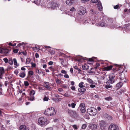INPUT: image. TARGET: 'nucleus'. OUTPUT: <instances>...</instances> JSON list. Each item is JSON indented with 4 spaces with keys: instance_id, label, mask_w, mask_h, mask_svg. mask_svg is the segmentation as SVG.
Listing matches in <instances>:
<instances>
[{
    "instance_id": "f257e3e1",
    "label": "nucleus",
    "mask_w": 130,
    "mask_h": 130,
    "mask_svg": "<svg viewBox=\"0 0 130 130\" xmlns=\"http://www.w3.org/2000/svg\"><path fill=\"white\" fill-rule=\"evenodd\" d=\"M55 109L54 108L51 107L45 110L44 113L46 115H47L48 116H51L54 115L55 114L56 112H55Z\"/></svg>"
},
{
    "instance_id": "f03ea898",
    "label": "nucleus",
    "mask_w": 130,
    "mask_h": 130,
    "mask_svg": "<svg viewBox=\"0 0 130 130\" xmlns=\"http://www.w3.org/2000/svg\"><path fill=\"white\" fill-rule=\"evenodd\" d=\"M38 123L39 125L41 126H43L46 125L48 123V122L45 117H40L38 120Z\"/></svg>"
},
{
    "instance_id": "7ed1b4c3",
    "label": "nucleus",
    "mask_w": 130,
    "mask_h": 130,
    "mask_svg": "<svg viewBox=\"0 0 130 130\" xmlns=\"http://www.w3.org/2000/svg\"><path fill=\"white\" fill-rule=\"evenodd\" d=\"M87 112L91 116H94L97 113V110L96 109L93 107H90L87 109Z\"/></svg>"
},
{
    "instance_id": "20e7f679",
    "label": "nucleus",
    "mask_w": 130,
    "mask_h": 130,
    "mask_svg": "<svg viewBox=\"0 0 130 130\" xmlns=\"http://www.w3.org/2000/svg\"><path fill=\"white\" fill-rule=\"evenodd\" d=\"M59 6L58 4L56 3L52 2L48 3L47 7L48 8H51L53 9L56 8Z\"/></svg>"
},
{
    "instance_id": "39448f33",
    "label": "nucleus",
    "mask_w": 130,
    "mask_h": 130,
    "mask_svg": "<svg viewBox=\"0 0 130 130\" xmlns=\"http://www.w3.org/2000/svg\"><path fill=\"white\" fill-rule=\"evenodd\" d=\"M78 14L80 15H84L86 12V9L82 6L78 8Z\"/></svg>"
},
{
    "instance_id": "423d86ee",
    "label": "nucleus",
    "mask_w": 130,
    "mask_h": 130,
    "mask_svg": "<svg viewBox=\"0 0 130 130\" xmlns=\"http://www.w3.org/2000/svg\"><path fill=\"white\" fill-rule=\"evenodd\" d=\"M81 112L82 113L85 112L86 109L85 104L84 103H82L80 104L78 107Z\"/></svg>"
},
{
    "instance_id": "0eeeda50",
    "label": "nucleus",
    "mask_w": 130,
    "mask_h": 130,
    "mask_svg": "<svg viewBox=\"0 0 130 130\" xmlns=\"http://www.w3.org/2000/svg\"><path fill=\"white\" fill-rule=\"evenodd\" d=\"M99 124L100 126L101 129L102 130L104 129L105 128L106 125L105 121L103 120L99 121Z\"/></svg>"
},
{
    "instance_id": "6e6552de",
    "label": "nucleus",
    "mask_w": 130,
    "mask_h": 130,
    "mask_svg": "<svg viewBox=\"0 0 130 130\" xmlns=\"http://www.w3.org/2000/svg\"><path fill=\"white\" fill-rule=\"evenodd\" d=\"M67 112L68 114L72 117H75L77 116V114L75 111L68 109L67 110Z\"/></svg>"
},
{
    "instance_id": "1a4fd4ad",
    "label": "nucleus",
    "mask_w": 130,
    "mask_h": 130,
    "mask_svg": "<svg viewBox=\"0 0 130 130\" xmlns=\"http://www.w3.org/2000/svg\"><path fill=\"white\" fill-rule=\"evenodd\" d=\"M108 130H118V127L115 124H111L109 126Z\"/></svg>"
},
{
    "instance_id": "9d476101",
    "label": "nucleus",
    "mask_w": 130,
    "mask_h": 130,
    "mask_svg": "<svg viewBox=\"0 0 130 130\" xmlns=\"http://www.w3.org/2000/svg\"><path fill=\"white\" fill-rule=\"evenodd\" d=\"M32 1L35 4H36L37 5L39 4V5H43L45 3L44 0H37L36 1Z\"/></svg>"
},
{
    "instance_id": "9b49d317",
    "label": "nucleus",
    "mask_w": 130,
    "mask_h": 130,
    "mask_svg": "<svg viewBox=\"0 0 130 130\" xmlns=\"http://www.w3.org/2000/svg\"><path fill=\"white\" fill-rule=\"evenodd\" d=\"M9 50L6 48H3L0 47V53L6 54L9 53Z\"/></svg>"
},
{
    "instance_id": "f8f14e48",
    "label": "nucleus",
    "mask_w": 130,
    "mask_h": 130,
    "mask_svg": "<svg viewBox=\"0 0 130 130\" xmlns=\"http://www.w3.org/2000/svg\"><path fill=\"white\" fill-rule=\"evenodd\" d=\"M106 22L107 24V26L113 27L115 26V24L112 23L111 19L107 20Z\"/></svg>"
},
{
    "instance_id": "ddd939ff",
    "label": "nucleus",
    "mask_w": 130,
    "mask_h": 130,
    "mask_svg": "<svg viewBox=\"0 0 130 130\" xmlns=\"http://www.w3.org/2000/svg\"><path fill=\"white\" fill-rule=\"evenodd\" d=\"M96 25L97 26L102 27L103 26H107V24L104 23L103 21L99 22L98 24H96Z\"/></svg>"
},
{
    "instance_id": "4468645a",
    "label": "nucleus",
    "mask_w": 130,
    "mask_h": 130,
    "mask_svg": "<svg viewBox=\"0 0 130 130\" xmlns=\"http://www.w3.org/2000/svg\"><path fill=\"white\" fill-rule=\"evenodd\" d=\"M97 126L96 124H90L89 126V128L91 129L92 130H95L97 128Z\"/></svg>"
},
{
    "instance_id": "2eb2a0df",
    "label": "nucleus",
    "mask_w": 130,
    "mask_h": 130,
    "mask_svg": "<svg viewBox=\"0 0 130 130\" xmlns=\"http://www.w3.org/2000/svg\"><path fill=\"white\" fill-rule=\"evenodd\" d=\"M5 73V70L3 67L0 68V79L3 78V74Z\"/></svg>"
},
{
    "instance_id": "dca6fc26",
    "label": "nucleus",
    "mask_w": 130,
    "mask_h": 130,
    "mask_svg": "<svg viewBox=\"0 0 130 130\" xmlns=\"http://www.w3.org/2000/svg\"><path fill=\"white\" fill-rule=\"evenodd\" d=\"M98 12L93 9H91L89 11V14L91 16H94L96 14H97Z\"/></svg>"
},
{
    "instance_id": "f3484780",
    "label": "nucleus",
    "mask_w": 130,
    "mask_h": 130,
    "mask_svg": "<svg viewBox=\"0 0 130 130\" xmlns=\"http://www.w3.org/2000/svg\"><path fill=\"white\" fill-rule=\"evenodd\" d=\"M115 81V79H109L106 82V84L107 85H110L114 83Z\"/></svg>"
},
{
    "instance_id": "a211bd4d",
    "label": "nucleus",
    "mask_w": 130,
    "mask_h": 130,
    "mask_svg": "<svg viewBox=\"0 0 130 130\" xmlns=\"http://www.w3.org/2000/svg\"><path fill=\"white\" fill-rule=\"evenodd\" d=\"M19 130H29V129L25 125H22L20 126Z\"/></svg>"
},
{
    "instance_id": "6ab92c4d",
    "label": "nucleus",
    "mask_w": 130,
    "mask_h": 130,
    "mask_svg": "<svg viewBox=\"0 0 130 130\" xmlns=\"http://www.w3.org/2000/svg\"><path fill=\"white\" fill-rule=\"evenodd\" d=\"M98 9L100 11L102 10V6L101 2L100 1L98 2Z\"/></svg>"
},
{
    "instance_id": "aec40b11",
    "label": "nucleus",
    "mask_w": 130,
    "mask_h": 130,
    "mask_svg": "<svg viewBox=\"0 0 130 130\" xmlns=\"http://www.w3.org/2000/svg\"><path fill=\"white\" fill-rule=\"evenodd\" d=\"M74 0H68L66 2V3L68 5H71L74 3Z\"/></svg>"
},
{
    "instance_id": "412c9836",
    "label": "nucleus",
    "mask_w": 130,
    "mask_h": 130,
    "mask_svg": "<svg viewBox=\"0 0 130 130\" xmlns=\"http://www.w3.org/2000/svg\"><path fill=\"white\" fill-rule=\"evenodd\" d=\"M105 116L106 119L109 121H111L112 119V118L111 116H110L108 114H106Z\"/></svg>"
},
{
    "instance_id": "4be33fe9",
    "label": "nucleus",
    "mask_w": 130,
    "mask_h": 130,
    "mask_svg": "<svg viewBox=\"0 0 130 130\" xmlns=\"http://www.w3.org/2000/svg\"><path fill=\"white\" fill-rule=\"evenodd\" d=\"M121 69V66L119 65H117L115 69H113L114 71H116L120 70Z\"/></svg>"
},
{
    "instance_id": "5701e85b",
    "label": "nucleus",
    "mask_w": 130,
    "mask_h": 130,
    "mask_svg": "<svg viewBox=\"0 0 130 130\" xmlns=\"http://www.w3.org/2000/svg\"><path fill=\"white\" fill-rule=\"evenodd\" d=\"M112 67V65H110L104 68V69L106 71H109L111 70Z\"/></svg>"
},
{
    "instance_id": "b1692460",
    "label": "nucleus",
    "mask_w": 130,
    "mask_h": 130,
    "mask_svg": "<svg viewBox=\"0 0 130 130\" xmlns=\"http://www.w3.org/2000/svg\"><path fill=\"white\" fill-rule=\"evenodd\" d=\"M26 75V74L25 72H21L19 74L20 76L22 78L24 77Z\"/></svg>"
},
{
    "instance_id": "393cba45",
    "label": "nucleus",
    "mask_w": 130,
    "mask_h": 130,
    "mask_svg": "<svg viewBox=\"0 0 130 130\" xmlns=\"http://www.w3.org/2000/svg\"><path fill=\"white\" fill-rule=\"evenodd\" d=\"M78 90L79 92H83L82 94L84 93V92H85L86 90L85 88H79L78 89Z\"/></svg>"
},
{
    "instance_id": "a878e982",
    "label": "nucleus",
    "mask_w": 130,
    "mask_h": 130,
    "mask_svg": "<svg viewBox=\"0 0 130 130\" xmlns=\"http://www.w3.org/2000/svg\"><path fill=\"white\" fill-rule=\"evenodd\" d=\"M115 76L114 74L112 73L110 74L109 77V78L110 79H115L114 78Z\"/></svg>"
},
{
    "instance_id": "bb28decb",
    "label": "nucleus",
    "mask_w": 130,
    "mask_h": 130,
    "mask_svg": "<svg viewBox=\"0 0 130 130\" xmlns=\"http://www.w3.org/2000/svg\"><path fill=\"white\" fill-rule=\"evenodd\" d=\"M122 83L121 82L117 84L116 86L118 88H118H120L122 86Z\"/></svg>"
},
{
    "instance_id": "cd10ccee",
    "label": "nucleus",
    "mask_w": 130,
    "mask_h": 130,
    "mask_svg": "<svg viewBox=\"0 0 130 130\" xmlns=\"http://www.w3.org/2000/svg\"><path fill=\"white\" fill-rule=\"evenodd\" d=\"M43 86L46 88L47 90H50L51 89V87L49 86V85H43Z\"/></svg>"
},
{
    "instance_id": "c85d7f7f",
    "label": "nucleus",
    "mask_w": 130,
    "mask_h": 130,
    "mask_svg": "<svg viewBox=\"0 0 130 130\" xmlns=\"http://www.w3.org/2000/svg\"><path fill=\"white\" fill-rule=\"evenodd\" d=\"M82 68L84 70H87L88 69V66L86 65L82 66Z\"/></svg>"
},
{
    "instance_id": "c756f323",
    "label": "nucleus",
    "mask_w": 130,
    "mask_h": 130,
    "mask_svg": "<svg viewBox=\"0 0 130 130\" xmlns=\"http://www.w3.org/2000/svg\"><path fill=\"white\" fill-rule=\"evenodd\" d=\"M87 81L90 83L91 84H94V82H93L92 79L90 78H88L87 79Z\"/></svg>"
},
{
    "instance_id": "7c9ffc66",
    "label": "nucleus",
    "mask_w": 130,
    "mask_h": 130,
    "mask_svg": "<svg viewBox=\"0 0 130 130\" xmlns=\"http://www.w3.org/2000/svg\"><path fill=\"white\" fill-rule=\"evenodd\" d=\"M84 82H81L79 84V87H80V88L84 87L85 86H84Z\"/></svg>"
},
{
    "instance_id": "2f4dec72",
    "label": "nucleus",
    "mask_w": 130,
    "mask_h": 130,
    "mask_svg": "<svg viewBox=\"0 0 130 130\" xmlns=\"http://www.w3.org/2000/svg\"><path fill=\"white\" fill-rule=\"evenodd\" d=\"M34 74V72L32 71H29L28 74L29 75L30 77H31V76L33 75Z\"/></svg>"
},
{
    "instance_id": "473e14b6",
    "label": "nucleus",
    "mask_w": 130,
    "mask_h": 130,
    "mask_svg": "<svg viewBox=\"0 0 130 130\" xmlns=\"http://www.w3.org/2000/svg\"><path fill=\"white\" fill-rule=\"evenodd\" d=\"M35 93V92L34 90H32L30 91V96H34Z\"/></svg>"
},
{
    "instance_id": "72a5a7b5",
    "label": "nucleus",
    "mask_w": 130,
    "mask_h": 130,
    "mask_svg": "<svg viewBox=\"0 0 130 130\" xmlns=\"http://www.w3.org/2000/svg\"><path fill=\"white\" fill-rule=\"evenodd\" d=\"M9 63L10 65H12L13 64V61L12 59L9 58L8 60Z\"/></svg>"
},
{
    "instance_id": "f704fd0d",
    "label": "nucleus",
    "mask_w": 130,
    "mask_h": 130,
    "mask_svg": "<svg viewBox=\"0 0 130 130\" xmlns=\"http://www.w3.org/2000/svg\"><path fill=\"white\" fill-rule=\"evenodd\" d=\"M36 72L38 73L39 74H42V71L41 70H39L38 69L36 70Z\"/></svg>"
},
{
    "instance_id": "c9c22d12",
    "label": "nucleus",
    "mask_w": 130,
    "mask_h": 130,
    "mask_svg": "<svg viewBox=\"0 0 130 130\" xmlns=\"http://www.w3.org/2000/svg\"><path fill=\"white\" fill-rule=\"evenodd\" d=\"M30 61V58H27L26 59V63L27 64L29 63Z\"/></svg>"
},
{
    "instance_id": "e433bc0d",
    "label": "nucleus",
    "mask_w": 130,
    "mask_h": 130,
    "mask_svg": "<svg viewBox=\"0 0 130 130\" xmlns=\"http://www.w3.org/2000/svg\"><path fill=\"white\" fill-rule=\"evenodd\" d=\"M105 99L106 100L110 101L112 100V98L111 97L109 96L108 97L106 98Z\"/></svg>"
},
{
    "instance_id": "4c0bfd02",
    "label": "nucleus",
    "mask_w": 130,
    "mask_h": 130,
    "mask_svg": "<svg viewBox=\"0 0 130 130\" xmlns=\"http://www.w3.org/2000/svg\"><path fill=\"white\" fill-rule=\"evenodd\" d=\"M56 82L58 84L61 83V81L58 78L56 79L55 80Z\"/></svg>"
},
{
    "instance_id": "58836bf2",
    "label": "nucleus",
    "mask_w": 130,
    "mask_h": 130,
    "mask_svg": "<svg viewBox=\"0 0 130 130\" xmlns=\"http://www.w3.org/2000/svg\"><path fill=\"white\" fill-rule=\"evenodd\" d=\"M61 87L65 89H66L68 87L67 85L66 84L62 85L61 86Z\"/></svg>"
},
{
    "instance_id": "ea45409f",
    "label": "nucleus",
    "mask_w": 130,
    "mask_h": 130,
    "mask_svg": "<svg viewBox=\"0 0 130 130\" xmlns=\"http://www.w3.org/2000/svg\"><path fill=\"white\" fill-rule=\"evenodd\" d=\"M49 68L50 70L52 71L53 72H54L55 71V69L52 66H51Z\"/></svg>"
},
{
    "instance_id": "a19ab883",
    "label": "nucleus",
    "mask_w": 130,
    "mask_h": 130,
    "mask_svg": "<svg viewBox=\"0 0 130 130\" xmlns=\"http://www.w3.org/2000/svg\"><path fill=\"white\" fill-rule=\"evenodd\" d=\"M13 61L14 62V65L17 66V61L15 58H14L13 59Z\"/></svg>"
},
{
    "instance_id": "79ce46f5",
    "label": "nucleus",
    "mask_w": 130,
    "mask_h": 130,
    "mask_svg": "<svg viewBox=\"0 0 130 130\" xmlns=\"http://www.w3.org/2000/svg\"><path fill=\"white\" fill-rule=\"evenodd\" d=\"M87 127V125L86 124H83L82 127V128L83 129H85Z\"/></svg>"
},
{
    "instance_id": "37998d69",
    "label": "nucleus",
    "mask_w": 130,
    "mask_h": 130,
    "mask_svg": "<svg viewBox=\"0 0 130 130\" xmlns=\"http://www.w3.org/2000/svg\"><path fill=\"white\" fill-rule=\"evenodd\" d=\"M119 4H118V5L115 6L113 7L115 9H118L119 8Z\"/></svg>"
},
{
    "instance_id": "c03bdc74",
    "label": "nucleus",
    "mask_w": 130,
    "mask_h": 130,
    "mask_svg": "<svg viewBox=\"0 0 130 130\" xmlns=\"http://www.w3.org/2000/svg\"><path fill=\"white\" fill-rule=\"evenodd\" d=\"M112 86L111 85H106L105 86V87L106 89H108L109 88H111L112 87Z\"/></svg>"
},
{
    "instance_id": "a18cd8bd",
    "label": "nucleus",
    "mask_w": 130,
    "mask_h": 130,
    "mask_svg": "<svg viewBox=\"0 0 130 130\" xmlns=\"http://www.w3.org/2000/svg\"><path fill=\"white\" fill-rule=\"evenodd\" d=\"M24 84L25 86H28L29 85V84L27 81H25L24 82Z\"/></svg>"
},
{
    "instance_id": "49530a36",
    "label": "nucleus",
    "mask_w": 130,
    "mask_h": 130,
    "mask_svg": "<svg viewBox=\"0 0 130 130\" xmlns=\"http://www.w3.org/2000/svg\"><path fill=\"white\" fill-rule=\"evenodd\" d=\"M73 128L75 129H77L78 128L77 126L76 125H74L72 126Z\"/></svg>"
},
{
    "instance_id": "de8ad7c7",
    "label": "nucleus",
    "mask_w": 130,
    "mask_h": 130,
    "mask_svg": "<svg viewBox=\"0 0 130 130\" xmlns=\"http://www.w3.org/2000/svg\"><path fill=\"white\" fill-rule=\"evenodd\" d=\"M3 60L5 63H7L8 61V60L7 58H4Z\"/></svg>"
},
{
    "instance_id": "09e8293b",
    "label": "nucleus",
    "mask_w": 130,
    "mask_h": 130,
    "mask_svg": "<svg viewBox=\"0 0 130 130\" xmlns=\"http://www.w3.org/2000/svg\"><path fill=\"white\" fill-rule=\"evenodd\" d=\"M76 105V104L72 103L71 104V107L72 108H74Z\"/></svg>"
},
{
    "instance_id": "8fccbe9b",
    "label": "nucleus",
    "mask_w": 130,
    "mask_h": 130,
    "mask_svg": "<svg viewBox=\"0 0 130 130\" xmlns=\"http://www.w3.org/2000/svg\"><path fill=\"white\" fill-rule=\"evenodd\" d=\"M48 100V98L46 97L45 96L44 98L43 99V100L45 101H47Z\"/></svg>"
},
{
    "instance_id": "3c124183",
    "label": "nucleus",
    "mask_w": 130,
    "mask_h": 130,
    "mask_svg": "<svg viewBox=\"0 0 130 130\" xmlns=\"http://www.w3.org/2000/svg\"><path fill=\"white\" fill-rule=\"evenodd\" d=\"M30 98L29 100L31 101H32L34 99V96H30Z\"/></svg>"
},
{
    "instance_id": "603ef678",
    "label": "nucleus",
    "mask_w": 130,
    "mask_h": 130,
    "mask_svg": "<svg viewBox=\"0 0 130 130\" xmlns=\"http://www.w3.org/2000/svg\"><path fill=\"white\" fill-rule=\"evenodd\" d=\"M99 0H91V1L93 3H96Z\"/></svg>"
},
{
    "instance_id": "864d4df0",
    "label": "nucleus",
    "mask_w": 130,
    "mask_h": 130,
    "mask_svg": "<svg viewBox=\"0 0 130 130\" xmlns=\"http://www.w3.org/2000/svg\"><path fill=\"white\" fill-rule=\"evenodd\" d=\"M70 10L72 11H73L75 10V9L74 7H72L70 9Z\"/></svg>"
},
{
    "instance_id": "5fc2aeb1",
    "label": "nucleus",
    "mask_w": 130,
    "mask_h": 130,
    "mask_svg": "<svg viewBox=\"0 0 130 130\" xmlns=\"http://www.w3.org/2000/svg\"><path fill=\"white\" fill-rule=\"evenodd\" d=\"M82 59V57H78L77 58V60L79 61L80 60H81Z\"/></svg>"
},
{
    "instance_id": "6e6d98bb",
    "label": "nucleus",
    "mask_w": 130,
    "mask_h": 130,
    "mask_svg": "<svg viewBox=\"0 0 130 130\" xmlns=\"http://www.w3.org/2000/svg\"><path fill=\"white\" fill-rule=\"evenodd\" d=\"M19 73V71L17 70H15L14 71V73L16 74L17 75Z\"/></svg>"
},
{
    "instance_id": "4d7b16f0",
    "label": "nucleus",
    "mask_w": 130,
    "mask_h": 130,
    "mask_svg": "<svg viewBox=\"0 0 130 130\" xmlns=\"http://www.w3.org/2000/svg\"><path fill=\"white\" fill-rule=\"evenodd\" d=\"M18 50L17 49H15L13 50V51L15 53H17L18 52Z\"/></svg>"
},
{
    "instance_id": "13d9d810",
    "label": "nucleus",
    "mask_w": 130,
    "mask_h": 130,
    "mask_svg": "<svg viewBox=\"0 0 130 130\" xmlns=\"http://www.w3.org/2000/svg\"><path fill=\"white\" fill-rule=\"evenodd\" d=\"M61 72L62 73L64 74H66L67 73V72L65 70H62L61 71Z\"/></svg>"
},
{
    "instance_id": "bf43d9fd",
    "label": "nucleus",
    "mask_w": 130,
    "mask_h": 130,
    "mask_svg": "<svg viewBox=\"0 0 130 130\" xmlns=\"http://www.w3.org/2000/svg\"><path fill=\"white\" fill-rule=\"evenodd\" d=\"M31 64L32 65L31 67H36V64L35 63L32 62L31 63Z\"/></svg>"
},
{
    "instance_id": "052dcab7",
    "label": "nucleus",
    "mask_w": 130,
    "mask_h": 130,
    "mask_svg": "<svg viewBox=\"0 0 130 130\" xmlns=\"http://www.w3.org/2000/svg\"><path fill=\"white\" fill-rule=\"evenodd\" d=\"M48 52H50L51 54H53L55 53V52L54 51H51L50 50H48Z\"/></svg>"
},
{
    "instance_id": "680f3d73",
    "label": "nucleus",
    "mask_w": 130,
    "mask_h": 130,
    "mask_svg": "<svg viewBox=\"0 0 130 130\" xmlns=\"http://www.w3.org/2000/svg\"><path fill=\"white\" fill-rule=\"evenodd\" d=\"M53 62L52 61H50L48 63V64L50 65H52L53 63Z\"/></svg>"
},
{
    "instance_id": "e2e57ef3",
    "label": "nucleus",
    "mask_w": 130,
    "mask_h": 130,
    "mask_svg": "<svg viewBox=\"0 0 130 130\" xmlns=\"http://www.w3.org/2000/svg\"><path fill=\"white\" fill-rule=\"evenodd\" d=\"M90 19H88V20H85V23H88L90 21Z\"/></svg>"
},
{
    "instance_id": "0e129e2a",
    "label": "nucleus",
    "mask_w": 130,
    "mask_h": 130,
    "mask_svg": "<svg viewBox=\"0 0 130 130\" xmlns=\"http://www.w3.org/2000/svg\"><path fill=\"white\" fill-rule=\"evenodd\" d=\"M44 47L45 48H46V49L48 50L49 48H51V47L49 46H44Z\"/></svg>"
},
{
    "instance_id": "69168bd1",
    "label": "nucleus",
    "mask_w": 130,
    "mask_h": 130,
    "mask_svg": "<svg viewBox=\"0 0 130 130\" xmlns=\"http://www.w3.org/2000/svg\"><path fill=\"white\" fill-rule=\"evenodd\" d=\"M64 77L66 78H68L69 77V76L68 74H65L64 75Z\"/></svg>"
},
{
    "instance_id": "338daca9",
    "label": "nucleus",
    "mask_w": 130,
    "mask_h": 130,
    "mask_svg": "<svg viewBox=\"0 0 130 130\" xmlns=\"http://www.w3.org/2000/svg\"><path fill=\"white\" fill-rule=\"evenodd\" d=\"M90 87L91 88H93L95 87V86L94 85H91L90 86Z\"/></svg>"
},
{
    "instance_id": "774afa93",
    "label": "nucleus",
    "mask_w": 130,
    "mask_h": 130,
    "mask_svg": "<svg viewBox=\"0 0 130 130\" xmlns=\"http://www.w3.org/2000/svg\"><path fill=\"white\" fill-rule=\"evenodd\" d=\"M127 11H129V12H130V10H128L127 9H125L124 10V12H127Z\"/></svg>"
}]
</instances>
